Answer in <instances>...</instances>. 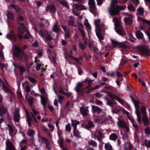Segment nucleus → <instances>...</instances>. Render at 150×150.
I'll use <instances>...</instances> for the list:
<instances>
[{
    "label": "nucleus",
    "mask_w": 150,
    "mask_h": 150,
    "mask_svg": "<svg viewBox=\"0 0 150 150\" xmlns=\"http://www.w3.org/2000/svg\"><path fill=\"white\" fill-rule=\"evenodd\" d=\"M61 30L60 28H59L57 25V23H55L53 26L52 31L55 33H57L59 32Z\"/></svg>",
    "instance_id": "nucleus-28"
},
{
    "label": "nucleus",
    "mask_w": 150,
    "mask_h": 150,
    "mask_svg": "<svg viewBox=\"0 0 150 150\" xmlns=\"http://www.w3.org/2000/svg\"><path fill=\"white\" fill-rule=\"evenodd\" d=\"M25 99L28 100V103H33V98L32 97H30L28 94L25 95Z\"/></svg>",
    "instance_id": "nucleus-30"
},
{
    "label": "nucleus",
    "mask_w": 150,
    "mask_h": 150,
    "mask_svg": "<svg viewBox=\"0 0 150 150\" xmlns=\"http://www.w3.org/2000/svg\"><path fill=\"white\" fill-rule=\"evenodd\" d=\"M109 96L110 98L113 100L115 99L120 103H124L123 99H121L120 98L118 97L114 93H109Z\"/></svg>",
    "instance_id": "nucleus-18"
},
{
    "label": "nucleus",
    "mask_w": 150,
    "mask_h": 150,
    "mask_svg": "<svg viewBox=\"0 0 150 150\" xmlns=\"http://www.w3.org/2000/svg\"><path fill=\"white\" fill-rule=\"evenodd\" d=\"M144 142L145 146L147 147H150V141L145 140Z\"/></svg>",
    "instance_id": "nucleus-60"
},
{
    "label": "nucleus",
    "mask_w": 150,
    "mask_h": 150,
    "mask_svg": "<svg viewBox=\"0 0 150 150\" xmlns=\"http://www.w3.org/2000/svg\"><path fill=\"white\" fill-rule=\"evenodd\" d=\"M141 111L143 116L147 115L146 112V108L145 107H142L141 108Z\"/></svg>",
    "instance_id": "nucleus-52"
},
{
    "label": "nucleus",
    "mask_w": 150,
    "mask_h": 150,
    "mask_svg": "<svg viewBox=\"0 0 150 150\" xmlns=\"http://www.w3.org/2000/svg\"><path fill=\"white\" fill-rule=\"evenodd\" d=\"M138 20H139L140 21H142L143 23H146L148 25L150 26V21L149 20H147L146 19L144 18H142L140 17H138ZM150 28V27H149Z\"/></svg>",
    "instance_id": "nucleus-37"
},
{
    "label": "nucleus",
    "mask_w": 150,
    "mask_h": 150,
    "mask_svg": "<svg viewBox=\"0 0 150 150\" xmlns=\"http://www.w3.org/2000/svg\"><path fill=\"white\" fill-rule=\"evenodd\" d=\"M92 108L93 112H96L99 113L101 112L100 109L96 106L92 105Z\"/></svg>",
    "instance_id": "nucleus-34"
},
{
    "label": "nucleus",
    "mask_w": 150,
    "mask_h": 150,
    "mask_svg": "<svg viewBox=\"0 0 150 150\" xmlns=\"http://www.w3.org/2000/svg\"><path fill=\"white\" fill-rule=\"evenodd\" d=\"M17 20L18 21H22L24 20V17L21 15L20 14H18V16L17 18Z\"/></svg>",
    "instance_id": "nucleus-56"
},
{
    "label": "nucleus",
    "mask_w": 150,
    "mask_h": 150,
    "mask_svg": "<svg viewBox=\"0 0 150 150\" xmlns=\"http://www.w3.org/2000/svg\"><path fill=\"white\" fill-rule=\"evenodd\" d=\"M114 20L115 21V28L116 27H117L118 28H122V26L120 24V22H119L117 19H115L114 18L113 19V21Z\"/></svg>",
    "instance_id": "nucleus-33"
},
{
    "label": "nucleus",
    "mask_w": 150,
    "mask_h": 150,
    "mask_svg": "<svg viewBox=\"0 0 150 150\" xmlns=\"http://www.w3.org/2000/svg\"><path fill=\"white\" fill-rule=\"evenodd\" d=\"M3 88L5 92L8 93L11 95V96L9 97V100L10 102H12V100L14 98L13 93L6 86H3Z\"/></svg>",
    "instance_id": "nucleus-16"
},
{
    "label": "nucleus",
    "mask_w": 150,
    "mask_h": 150,
    "mask_svg": "<svg viewBox=\"0 0 150 150\" xmlns=\"http://www.w3.org/2000/svg\"><path fill=\"white\" fill-rule=\"evenodd\" d=\"M58 134L59 138V139L61 141L60 142H59V145L60 146L61 148H63L62 150H68L65 148H63V145L62 144V142H63V139L61 137V135L62 134V132L61 131L59 130L58 129Z\"/></svg>",
    "instance_id": "nucleus-22"
},
{
    "label": "nucleus",
    "mask_w": 150,
    "mask_h": 150,
    "mask_svg": "<svg viewBox=\"0 0 150 150\" xmlns=\"http://www.w3.org/2000/svg\"><path fill=\"white\" fill-rule=\"evenodd\" d=\"M126 114H127L128 118L130 120L131 122H132V123L134 122V120L133 118L129 114V113L128 112L126 111Z\"/></svg>",
    "instance_id": "nucleus-54"
},
{
    "label": "nucleus",
    "mask_w": 150,
    "mask_h": 150,
    "mask_svg": "<svg viewBox=\"0 0 150 150\" xmlns=\"http://www.w3.org/2000/svg\"><path fill=\"white\" fill-rule=\"evenodd\" d=\"M139 104H134L136 109L135 112L137 117V121L139 123H141L142 122L141 115L140 112L139 110Z\"/></svg>",
    "instance_id": "nucleus-12"
},
{
    "label": "nucleus",
    "mask_w": 150,
    "mask_h": 150,
    "mask_svg": "<svg viewBox=\"0 0 150 150\" xmlns=\"http://www.w3.org/2000/svg\"><path fill=\"white\" fill-rule=\"evenodd\" d=\"M16 93L18 98L20 100V101L21 102V101L20 99L21 98L22 99H23V97L22 96L21 92L20 91H17L16 92Z\"/></svg>",
    "instance_id": "nucleus-51"
},
{
    "label": "nucleus",
    "mask_w": 150,
    "mask_h": 150,
    "mask_svg": "<svg viewBox=\"0 0 150 150\" xmlns=\"http://www.w3.org/2000/svg\"><path fill=\"white\" fill-rule=\"evenodd\" d=\"M137 11L140 15H143L144 12V9L143 8L140 7L137 9Z\"/></svg>",
    "instance_id": "nucleus-36"
},
{
    "label": "nucleus",
    "mask_w": 150,
    "mask_h": 150,
    "mask_svg": "<svg viewBox=\"0 0 150 150\" xmlns=\"http://www.w3.org/2000/svg\"><path fill=\"white\" fill-rule=\"evenodd\" d=\"M106 29V27L105 24H102L101 25L99 26L98 30H96V34L99 40H103L104 39L102 35L105 33V30Z\"/></svg>",
    "instance_id": "nucleus-6"
},
{
    "label": "nucleus",
    "mask_w": 150,
    "mask_h": 150,
    "mask_svg": "<svg viewBox=\"0 0 150 150\" xmlns=\"http://www.w3.org/2000/svg\"><path fill=\"white\" fill-rule=\"evenodd\" d=\"M6 150H15L14 147L12 143L8 139L6 141Z\"/></svg>",
    "instance_id": "nucleus-20"
},
{
    "label": "nucleus",
    "mask_w": 150,
    "mask_h": 150,
    "mask_svg": "<svg viewBox=\"0 0 150 150\" xmlns=\"http://www.w3.org/2000/svg\"><path fill=\"white\" fill-rule=\"evenodd\" d=\"M73 6L75 8L76 11L74 8H73L72 10V12L74 13V14L77 16H79L80 14V13L79 12V11L83 10L86 9L85 7L81 4H74L73 5Z\"/></svg>",
    "instance_id": "nucleus-8"
},
{
    "label": "nucleus",
    "mask_w": 150,
    "mask_h": 150,
    "mask_svg": "<svg viewBox=\"0 0 150 150\" xmlns=\"http://www.w3.org/2000/svg\"><path fill=\"white\" fill-rule=\"evenodd\" d=\"M109 138L110 140H114L117 139V136L116 134L113 133L110 135Z\"/></svg>",
    "instance_id": "nucleus-42"
},
{
    "label": "nucleus",
    "mask_w": 150,
    "mask_h": 150,
    "mask_svg": "<svg viewBox=\"0 0 150 150\" xmlns=\"http://www.w3.org/2000/svg\"><path fill=\"white\" fill-rule=\"evenodd\" d=\"M79 47L82 50H84L86 48L85 46L82 43L79 44Z\"/></svg>",
    "instance_id": "nucleus-64"
},
{
    "label": "nucleus",
    "mask_w": 150,
    "mask_h": 150,
    "mask_svg": "<svg viewBox=\"0 0 150 150\" xmlns=\"http://www.w3.org/2000/svg\"><path fill=\"white\" fill-rule=\"evenodd\" d=\"M105 119L103 117H100L95 119V122L99 124L105 123Z\"/></svg>",
    "instance_id": "nucleus-26"
},
{
    "label": "nucleus",
    "mask_w": 150,
    "mask_h": 150,
    "mask_svg": "<svg viewBox=\"0 0 150 150\" xmlns=\"http://www.w3.org/2000/svg\"><path fill=\"white\" fill-rule=\"evenodd\" d=\"M80 122L76 120H71V125L74 129L77 128V125L79 124Z\"/></svg>",
    "instance_id": "nucleus-29"
},
{
    "label": "nucleus",
    "mask_w": 150,
    "mask_h": 150,
    "mask_svg": "<svg viewBox=\"0 0 150 150\" xmlns=\"http://www.w3.org/2000/svg\"><path fill=\"white\" fill-rule=\"evenodd\" d=\"M84 24L87 28H88L89 30L91 29V26L88 22V20L85 19V22H84Z\"/></svg>",
    "instance_id": "nucleus-48"
},
{
    "label": "nucleus",
    "mask_w": 150,
    "mask_h": 150,
    "mask_svg": "<svg viewBox=\"0 0 150 150\" xmlns=\"http://www.w3.org/2000/svg\"><path fill=\"white\" fill-rule=\"evenodd\" d=\"M115 0H112L110 7L108 9L109 13L112 17L117 15L120 10L123 9L122 6L118 5H115Z\"/></svg>",
    "instance_id": "nucleus-2"
},
{
    "label": "nucleus",
    "mask_w": 150,
    "mask_h": 150,
    "mask_svg": "<svg viewBox=\"0 0 150 150\" xmlns=\"http://www.w3.org/2000/svg\"><path fill=\"white\" fill-rule=\"evenodd\" d=\"M83 127L85 128L88 129L93 127L94 126L93 122L90 121H88L87 124L83 125Z\"/></svg>",
    "instance_id": "nucleus-27"
},
{
    "label": "nucleus",
    "mask_w": 150,
    "mask_h": 150,
    "mask_svg": "<svg viewBox=\"0 0 150 150\" xmlns=\"http://www.w3.org/2000/svg\"><path fill=\"white\" fill-rule=\"evenodd\" d=\"M78 29V30L81 33L82 36L83 40H84L85 39V34L84 30L81 28L80 27H79Z\"/></svg>",
    "instance_id": "nucleus-44"
},
{
    "label": "nucleus",
    "mask_w": 150,
    "mask_h": 150,
    "mask_svg": "<svg viewBox=\"0 0 150 150\" xmlns=\"http://www.w3.org/2000/svg\"><path fill=\"white\" fill-rule=\"evenodd\" d=\"M92 80L87 78L84 81L78 82L75 88V91L78 93H83V90L86 89L84 86L87 85V83H92Z\"/></svg>",
    "instance_id": "nucleus-4"
},
{
    "label": "nucleus",
    "mask_w": 150,
    "mask_h": 150,
    "mask_svg": "<svg viewBox=\"0 0 150 150\" xmlns=\"http://www.w3.org/2000/svg\"><path fill=\"white\" fill-rule=\"evenodd\" d=\"M7 16L8 18L11 19H13L14 18V14L11 12H9L8 11Z\"/></svg>",
    "instance_id": "nucleus-41"
},
{
    "label": "nucleus",
    "mask_w": 150,
    "mask_h": 150,
    "mask_svg": "<svg viewBox=\"0 0 150 150\" xmlns=\"http://www.w3.org/2000/svg\"><path fill=\"white\" fill-rule=\"evenodd\" d=\"M109 96L110 98L113 100L115 99L120 103H124L123 99H121L120 98L118 97L114 93H109Z\"/></svg>",
    "instance_id": "nucleus-17"
},
{
    "label": "nucleus",
    "mask_w": 150,
    "mask_h": 150,
    "mask_svg": "<svg viewBox=\"0 0 150 150\" xmlns=\"http://www.w3.org/2000/svg\"><path fill=\"white\" fill-rule=\"evenodd\" d=\"M41 103H47V98L42 96H41Z\"/></svg>",
    "instance_id": "nucleus-49"
},
{
    "label": "nucleus",
    "mask_w": 150,
    "mask_h": 150,
    "mask_svg": "<svg viewBox=\"0 0 150 150\" xmlns=\"http://www.w3.org/2000/svg\"><path fill=\"white\" fill-rule=\"evenodd\" d=\"M18 68L19 70L22 73H24L26 71V69L25 67L23 66H19Z\"/></svg>",
    "instance_id": "nucleus-58"
},
{
    "label": "nucleus",
    "mask_w": 150,
    "mask_h": 150,
    "mask_svg": "<svg viewBox=\"0 0 150 150\" xmlns=\"http://www.w3.org/2000/svg\"><path fill=\"white\" fill-rule=\"evenodd\" d=\"M64 98V97L62 96H60L58 97V102L59 103H62V100Z\"/></svg>",
    "instance_id": "nucleus-63"
},
{
    "label": "nucleus",
    "mask_w": 150,
    "mask_h": 150,
    "mask_svg": "<svg viewBox=\"0 0 150 150\" xmlns=\"http://www.w3.org/2000/svg\"><path fill=\"white\" fill-rule=\"evenodd\" d=\"M80 111L82 114L83 116L86 115L88 112V108L86 107L85 108L82 107L80 108Z\"/></svg>",
    "instance_id": "nucleus-25"
},
{
    "label": "nucleus",
    "mask_w": 150,
    "mask_h": 150,
    "mask_svg": "<svg viewBox=\"0 0 150 150\" xmlns=\"http://www.w3.org/2000/svg\"><path fill=\"white\" fill-rule=\"evenodd\" d=\"M25 111L26 114V117L27 119V122L28 125L29 127L31 126L32 124L31 121L32 120V119L31 117V116H32L34 118L35 121L36 123H38L36 118L33 115L31 112H28L26 110H25Z\"/></svg>",
    "instance_id": "nucleus-9"
},
{
    "label": "nucleus",
    "mask_w": 150,
    "mask_h": 150,
    "mask_svg": "<svg viewBox=\"0 0 150 150\" xmlns=\"http://www.w3.org/2000/svg\"><path fill=\"white\" fill-rule=\"evenodd\" d=\"M39 34L46 42L48 41H50L52 39L51 35L49 34L45 30L41 29L39 31Z\"/></svg>",
    "instance_id": "nucleus-5"
},
{
    "label": "nucleus",
    "mask_w": 150,
    "mask_h": 150,
    "mask_svg": "<svg viewBox=\"0 0 150 150\" xmlns=\"http://www.w3.org/2000/svg\"><path fill=\"white\" fill-rule=\"evenodd\" d=\"M35 133V131L34 129H30L28 131V134L30 136L33 137Z\"/></svg>",
    "instance_id": "nucleus-46"
},
{
    "label": "nucleus",
    "mask_w": 150,
    "mask_h": 150,
    "mask_svg": "<svg viewBox=\"0 0 150 150\" xmlns=\"http://www.w3.org/2000/svg\"><path fill=\"white\" fill-rule=\"evenodd\" d=\"M13 53V55L18 59L22 60L24 58L25 62L28 61V55L20 47L16 46L14 48Z\"/></svg>",
    "instance_id": "nucleus-1"
},
{
    "label": "nucleus",
    "mask_w": 150,
    "mask_h": 150,
    "mask_svg": "<svg viewBox=\"0 0 150 150\" xmlns=\"http://www.w3.org/2000/svg\"><path fill=\"white\" fill-rule=\"evenodd\" d=\"M142 118L144 124L146 125H147L149 123V121L147 115L143 116Z\"/></svg>",
    "instance_id": "nucleus-32"
},
{
    "label": "nucleus",
    "mask_w": 150,
    "mask_h": 150,
    "mask_svg": "<svg viewBox=\"0 0 150 150\" xmlns=\"http://www.w3.org/2000/svg\"><path fill=\"white\" fill-rule=\"evenodd\" d=\"M69 57L70 58H71L72 59H73L78 64H81V63L79 59H78L76 57H74L73 56L71 55H69Z\"/></svg>",
    "instance_id": "nucleus-40"
},
{
    "label": "nucleus",
    "mask_w": 150,
    "mask_h": 150,
    "mask_svg": "<svg viewBox=\"0 0 150 150\" xmlns=\"http://www.w3.org/2000/svg\"><path fill=\"white\" fill-rule=\"evenodd\" d=\"M88 4L91 8V12L95 15L96 14V13L94 12V10L95 9L96 7L95 6V3L94 0H89Z\"/></svg>",
    "instance_id": "nucleus-13"
},
{
    "label": "nucleus",
    "mask_w": 150,
    "mask_h": 150,
    "mask_svg": "<svg viewBox=\"0 0 150 150\" xmlns=\"http://www.w3.org/2000/svg\"><path fill=\"white\" fill-rule=\"evenodd\" d=\"M135 35L136 37L139 40L142 39L144 38L143 34L139 30H137L136 31Z\"/></svg>",
    "instance_id": "nucleus-24"
},
{
    "label": "nucleus",
    "mask_w": 150,
    "mask_h": 150,
    "mask_svg": "<svg viewBox=\"0 0 150 150\" xmlns=\"http://www.w3.org/2000/svg\"><path fill=\"white\" fill-rule=\"evenodd\" d=\"M103 132V130L101 129L97 130L96 132H92L91 135L94 138H96L98 141H100L104 137Z\"/></svg>",
    "instance_id": "nucleus-10"
},
{
    "label": "nucleus",
    "mask_w": 150,
    "mask_h": 150,
    "mask_svg": "<svg viewBox=\"0 0 150 150\" xmlns=\"http://www.w3.org/2000/svg\"><path fill=\"white\" fill-rule=\"evenodd\" d=\"M42 66V64L40 63H37L36 64V69L37 70L39 71L40 69V68Z\"/></svg>",
    "instance_id": "nucleus-61"
},
{
    "label": "nucleus",
    "mask_w": 150,
    "mask_h": 150,
    "mask_svg": "<svg viewBox=\"0 0 150 150\" xmlns=\"http://www.w3.org/2000/svg\"><path fill=\"white\" fill-rule=\"evenodd\" d=\"M111 42L113 45L114 46H117L118 47L119 42H117V41L111 40Z\"/></svg>",
    "instance_id": "nucleus-59"
},
{
    "label": "nucleus",
    "mask_w": 150,
    "mask_h": 150,
    "mask_svg": "<svg viewBox=\"0 0 150 150\" xmlns=\"http://www.w3.org/2000/svg\"><path fill=\"white\" fill-rule=\"evenodd\" d=\"M145 33L148 37L149 41L150 43V28H149L148 29L145 31Z\"/></svg>",
    "instance_id": "nucleus-57"
},
{
    "label": "nucleus",
    "mask_w": 150,
    "mask_h": 150,
    "mask_svg": "<svg viewBox=\"0 0 150 150\" xmlns=\"http://www.w3.org/2000/svg\"><path fill=\"white\" fill-rule=\"evenodd\" d=\"M60 4L63 5L64 6L67 8L68 7V5L67 2L64 0H61L59 1Z\"/></svg>",
    "instance_id": "nucleus-50"
},
{
    "label": "nucleus",
    "mask_w": 150,
    "mask_h": 150,
    "mask_svg": "<svg viewBox=\"0 0 150 150\" xmlns=\"http://www.w3.org/2000/svg\"><path fill=\"white\" fill-rule=\"evenodd\" d=\"M127 8L128 10L132 12H134L136 10L134 6L132 5H129L127 6Z\"/></svg>",
    "instance_id": "nucleus-45"
},
{
    "label": "nucleus",
    "mask_w": 150,
    "mask_h": 150,
    "mask_svg": "<svg viewBox=\"0 0 150 150\" xmlns=\"http://www.w3.org/2000/svg\"><path fill=\"white\" fill-rule=\"evenodd\" d=\"M126 114H127L128 118L130 120L131 122H132V123L134 122V120L133 118L129 114V113L128 112L126 111Z\"/></svg>",
    "instance_id": "nucleus-55"
},
{
    "label": "nucleus",
    "mask_w": 150,
    "mask_h": 150,
    "mask_svg": "<svg viewBox=\"0 0 150 150\" xmlns=\"http://www.w3.org/2000/svg\"><path fill=\"white\" fill-rule=\"evenodd\" d=\"M73 133L74 135L77 138H80L81 137L80 132L77 129V128L74 129Z\"/></svg>",
    "instance_id": "nucleus-31"
},
{
    "label": "nucleus",
    "mask_w": 150,
    "mask_h": 150,
    "mask_svg": "<svg viewBox=\"0 0 150 150\" xmlns=\"http://www.w3.org/2000/svg\"><path fill=\"white\" fill-rule=\"evenodd\" d=\"M38 137L39 141L41 144H45L46 146H48L49 144L48 140L47 139L40 136L39 132H38Z\"/></svg>",
    "instance_id": "nucleus-21"
},
{
    "label": "nucleus",
    "mask_w": 150,
    "mask_h": 150,
    "mask_svg": "<svg viewBox=\"0 0 150 150\" xmlns=\"http://www.w3.org/2000/svg\"><path fill=\"white\" fill-rule=\"evenodd\" d=\"M105 148L106 150H112V147L109 143H107L105 144Z\"/></svg>",
    "instance_id": "nucleus-39"
},
{
    "label": "nucleus",
    "mask_w": 150,
    "mask_h": 150,
    "mask_svg": "<svg viewBox=\"0 0 150 150\" xmlns=\"http://www.w3.org/2000/svg\"><path fill=\"white\" fill-rule=\"evenodd\" d=\"M68 22V24L70 26L73 27H76V25L75 24L74 18L73 16H71L69 17Z\"/></svg>",
    "instance_id": "nucleus-23"
},
{
    "label": "nucleus",
    "mask_w": 150,
    "mask_h": 150,
    "mask_svg": "<svg viewBox=\"0 0 150 150\" xmlns=\"http://www.w3.org/2000/svg\"><path fill=\"white\" fill-rule=\"evenodd\" d=\"M10 6L14 10L16 13L18 14H23V11L21 9L19 6L17 5H15L13 4H11L10 5Z\"/></svg>",
    "instance_id": "nucleus-11"
},
{
    "label": "nucleus",
    "mask_w": 150,
    "mask_h": 150,
    "mask_svg": "<svg viewBox=\"0 0 150 150\" xmlns=\"http://www.w3.org/2000/svg\"><path fill=\"white\" fill-rule=\"evenodd\" d=\"M118 47L120 48H123L125 49L128 48V46L123 42H119Z\"/></svg>",
    "instance_id": "nucleus-47"
},
{
    "label": "nucleus",
    "mask_w": 150,
    "mask_h": 150,
    "mask_svg": "<svg viewBox=\"0 0 150 150\" xmlns=\"http://www.w3.org/2000/svg\"><path fill=\"white\" fill-rule=\"evenodd\" d=\"M129 97L131 99V100H132V102H133V103H140L139 101L138 100H135L133 97L131 95L129 96Z\"/></svg>",
    "instance_id": "nucleus-62"
},
{
    "label": "nucleus",
    "mask_w": 150,
    "mask_h": 150,
    "mask_svg": "<svg viewBox=\"0 0 150 150\" xmlns=\"http://www.w3.org/2000/svg\"><path fill=\"white\" fill-rule=\"evenodd\" d=\"M118 120L119 121L117 122V125L119 127L124 129V133L122 131L121 134L122 135L123 139L125 140L127 137V132L129 130V127L126 125L125 122L121 118H118Z\"/></svg>",
    "instance_id": "nucleus-3"
},
{
    "label": "nucleus",
    "mask_w": 150,
    "mask_h": 150,
    "mask_svg": "<svg viewBox=\"0 0 150 150\" xmlns=\"http://www.w3.org/2000/svg\"><path fill=\"white\" fill-rule=\"evenodd\" d=\"M126 114H127L128 118L130 120L131 122H132V123L134 122V120L133 118L129 114V113L128 112L126 111Z\"/></svg>",
    "instance_id": "nucleus-53"
},
{
    "label": "nucleus",
    "mask_w": 150,
    "mask_h": 150,
    "mask_svg": "<svg viewBox=\"0 0 150 150\" xmlns=\"http://www.w3.org/2000/svg\"><path fill=\"white\" fill-rule=\"evenodd\" d=\"M116 31L117 33L119 35H125V32L123 31L122 28H117L116 29Z\"/></svg>",
    "instance_id": "nucleus-35"
},
{
    "label": "nucleus",
    "mask_w": 150,
    "mask_h": 150,
    "mask_svg": "<svg viewBox=\"0 0 150 150\" xmlns=\"http://www.w3.org/2000/svg\"><path fill=\"white\" fill-rule=\"evenodd\" d=\"M133 16L130 15L129 16L125 17L124 19V21L127 25H131L133 22V19L132 18Z\"/></svg>",
    "instance_id": "nucleus-15"
},
{
    "label": "nucleus",
    "mask_w": 150,
    "mask_h": 150,
    "mask_svg": "<svg viewBox=\"0 0 150 150\" xmlns=\"http://www.w3.org/2000/svg\"><path fill=\"white\" fill-rule=\"evenodd\" d=\"M49 10L53 14L55 13L56 12V7L53 4L51 5L47 6L46 9V12H47Z\"/></svg>",
    "instance_id": "nucleus-14"
},
{
    "label": "nucleus",
    "mask_w": 150,
    "mask_h": 150,
    "mask_svg": "<svg viewBox=\"0 0 150 150\" xmlns=\"http://www.w3.org/2000/svg\"><path fill=\"white\" fill-rule=\"evenodd\" d=\"M88 144L89 145H91L93 147H96L97 145V143L96 142L92 140L88 142Z\"/></svg>",
    "instance_id": "nucleus-38"
},
{
    "label": "nucleus",
    "mask_w": 150,
    "mask_h": 150,
    "mask_svg": "<svg viewBox=\"0 0 150 150\" xmlns=\"http://www.w3.org/2000/svg\"><path fill=\"white\" fill-rule=\"evenodd\" d=\"M6 109L3 106L0 107V115H2L6 112Z\"/></svg>",
    "instance_id": "nucleus-43"
},
{
    "label": "nucleus",
    "mask_w": 150,
    "mask_h": 150,
    "mask_svg": "<svg viewBox=\"0 0 150 150\" xmlns=\"http://www.w3.org/2000/svg\"><path fill=\"white\" fill-rule=\"evenodd\" d=\"M137 48L142 55L146 56H150V50L148 46L146 45L139 46H137Z\"/></svg>",
    "instance_id": "nucleus-7"
},
{
    "label": "nucleus",
    "mask_w": 150,
    "mask_h": 150,
    "mask_svg": "<svg viewBox=\"0 0 150 150\" xmlns=\"http://www.w3.org/2000/svg\"><path fill=\"white\" fill-rule=\"evenodd\" d=\"M19 110L20 108L18 107L16 108L15 109L13 118L14 121L16 122H18L19 120L20 117V115L19 113Z\"/></svg>",
    "instance_id": "nucleus-19"
}]
</instances>
